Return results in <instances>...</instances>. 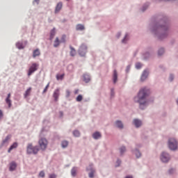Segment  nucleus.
I'll list each match as a JSON object with an SVG mask.
<instances>
[{
    "instance_id": "obj_36",
    "label": "nucleus",
    "mask_w": 178,
    "mask_h": 178,
    "mask_svg": "<svg viewBox=\"0 0 178 178\" xmlns=\"http://www.w3.org/2000/svg\"><path fill=\"white\" fill-rule=\"evenodd\" d=\"M127 37H129V35L128 34H125L124 38L122 40V44H127V41L129 40Z\"/></svg>"
},
{
    "instance_id": "obj_26",
    "label": "nucleus",
    "mask_w": 178,
    "mask_h": 178,
    "mask_svg": "<svg viewBox=\"0 0 178 178\" xmlns=\"http://www.w3.org/2000/svg\"><path fill=\"white\" fill-rule=\"evenodd\" d=\"M55 28H53L50 31V41H52L54 40V38L55 37V34H56V32L55 31Z\"/></svg>"
},
{
    "instance_id": "obj_50",
    "label": "nucleus",
    "mask_w": 178,
    "mask_h": 178,
    "mask_svg": "<svg viewBox=\"0 0 178 178\" xmlns=\"http://www.w3.org/2000/svg\"><path fill=\"white\" fill-rule=\"evenodd\" d=\"M3 118V112H2V110H0V119H2Z\"/></svg>"
},
{
    "instance_id": "obj_56",
    "label": "nucleus",
    "mask_w": 178,
    "mask_h": 178,
    "mask_svg": "<svg viewBox=\"0 0 178 178\" xmlns=\"http://www.w3.org/2000/svg\"><path fill=\"white\" fill-rule=\"evenodd\" d=\"M74 94H79V90H76Z\"/></svg>"
},
{
    "instance_id": "obj_34",
    "label": "nucleus",
    "mask_w": 178,
    "mask_h": 178,
    "mask_svg": "<svg viewBox=\"0 0 178 178\" xmlns=\"http://www.w3.org/2000/svg\"><path fill=\"white\" fill-rule=\"evenodd\" d=\"M31 92V88H29L24 94V98H27L29 95H30V93Z\"/></svg>"
},
{
    "instance_id": "obj_21",
    "label": "nucleus",
    "mask_w": 178,
    "mask_h": 178,
    "mask_svg": "<svg viewBox=\"0 0 178 178\" xmlns=\"http://www.w3.org/2000/svg\"><path fill=\"white\" fill-rule=\"evenodd\" d=\"M113 84H116V83H118V71L116 70H113Z\"/></svg>"
},
{
    "instance_id": "obj_2",
    "label": "nucleus",
    "mask_w": 178,
    "mask_h": 178,
    "mask_svg": "<svg viewBox=\"0 0 178 178\" xmlns=\"http://www.w3.org/2000/svg\"><path fill=\"white\" fill-rule=\"evenodd\" d=\"M149 95L151 89L147 87L142 88L139 90L137 95L134 97V102L138 104L139 109L144 111L149 105Z\"/></svg>"
},
{
    "instance_id": "obj_57",
    "label": "nucleus",
    "mask_w": 178,
    "mask_h": 178,
    "mask_svg": "<svg viewBox=\"0 0 178 178\" xmlns=\"http://www.w3.org/2000/svg\"><path fill=\"white\" fill-rule=\"evenodd\" d=\"M12 149H11V147H10V148L8 149V152H10L12 151Z\"/></svg>"
},
{
    "instance_id": "obj_10",
    "label": "nucleus",
    "mask_w": 178,
    "mask_h": 178,
    "mask_svg": "<svg viewBox=\"0 0 178 178\" xmlns=\"http://www.w3.org/2000/svg\"><path fill=\"white\" fill-rule=\"evenodd\" d=\"M131 152L134 155H135L136 159H140V158L143 156V154L141 153L140 149H138V148L137 147H135L134 149H131Z\"/></svg>"
},
{
    "instance_id": "obj_58",
    "label": "nucleus",
    "mask_w": 178,
    "mask_h": 178,
    "mask_svg": "<svg viewBox=\"0 0 178 178\" xmlns=\"http://www.w3.org/2000/svg\"><path fill=\"white\" fill-rule=\"evenodd\" d=\"M160 69H162L163 67V65H159Z\"/></svg>"
},
{
    "instance_id": "obj_9",
    "label": "nucleus",
    "mask_w": 178,
    "mask_h": 178,
    "mask_svg": "<svg viewBox=\"0 0 178 178\" xmlns=\"http://www.w3.org/2000/svg\"><path fill=\"white\" fill-rule=\"evenodd\" d=\"M38 66L39 65L38 63H33L29 67L28 76H31L32 73H34V72H37V70H38Z\"/></svg>"
},
{
    "instance_id": "obj_12",
    "label": "nucleus",
    "mask_w": 178,
    "mask_h": 178,
    "mask_svg": "<svg viewBox=\"0 0 178 178\" xmlns=\"http://www.w3.org/2000/svg\"><path fill=\"white\" fill-rule=\"evenodd\" d=\"M149 75V70L148 69H145L143 70L141 76H140V81H145L147 79H148V76Z\"/></svg>"
},
{
    "instance_id": "obj_39",
    "label": "nucleus",
    "mask_w": 178,
    "mask_h": 178,
    "mask_svg": "<svg viewBox=\"0 0 178 178\" xmlns=\"http://www.w3.org/2000/svg\"><path fill=\"white\" fill-rule=\"evenodd\" d=\"M60 42H62L63 44H65V42H66V35H62Z\"/></svg>"
},
{
    "instance_id": "obj_29",
    "label": "nucleus",
    "mask_w": 178,
    "mask_h": 178,
    "mask_svg": "<svg viewBox=\"0 0 178 178\" xmlns=\"http://www.w3.org/2000/svg\"><path fill=\"white\" fill-rule=\"evenodd\" d=\"M163 54H165V48L160 47L157 52L158 56H162V55H163Z\"/></svg>"
},
{
    "instance_id": "obj_30",
    "label": "nucleus",
    "mask_w": 178,
    "mask_h": 178,
    "mask_svg": "<svg viewBox=\"0 0 178 178\" xmlns=\"http://www.w3.org/2000/svg\"><path fill=\"white\" fill-rule=\"evenodd\" d=\"M40 54L41 53L40 52V49H36L33 52V57L36 58V56H40Z\"/></svg>"
},
{
    "instance_id": "obj_24",
    "label": "nucleus",
    "mask_w": 178,
    "mask_h": 178,
    "mask_svg": "<svg viewBox=\"0 0 178 178\" xmlns=\"http://www.w3.org/2000/svg\"><path fill=\"white\" fill-rule=\"evenodd\" d=\"M6 103L8 104V108L12 106V100H10V93H8L6 99Z\"/></svg>"
},
{
    "instance_id": "obj_46",
    "label": "nucleus",
    "mask_w": 178,
    "mask_h": 178,
    "mask_svg": "<svg viewBox=\"0 0 178 178\" xmlns=\"http://www.w3.org/2000/svg\"><path fill=\"white\" fill-rule=\"evenodd\" d=\"M39 176H40V177H44V176H45V172H44V171H41V172L39 173Z\"/></svg>"
},
{
    "instance_id": "obj_32",
    "label": "nucleus",
    "mask_w": 178,
    "mask_h": 178,
    "mask_svg": "<svg viewBox=\"0 0 178 178\" xmlns=\"http://www.w3.org/2000/svg\"><path fill=\"white\" fill-rule=\"evenodd\" d=\"M70 49H71L70 55V56H76V49H74L73 47L70 46Z\"/></svg>"
},
{
    "instance_id": "obj_43",
    "label": "nucleus",
    "mask_w": 178,
    "mask_h": 178,
    "mask_svg": "<svg viewBox=\"0 0 178 178\" xmlns=\"http://www.w3.org/2000/svg\"><path fill=\"white\" fill-rule=\"evenodd\" d=\"M64 76H65L64 74H60V75L58 74L56 75V79L57 80H63Z\"/></svg>"
},
{
    "instance_id": "obj_48",
    "label": "nucleus",
    "mask_w": 178,
    "mask_h": 178,
    "mask_svg": "<svg viewBox=\"0 0 178 178\" xmlns=\"http://www.w3.org/2000/svg\"><path fill=\"white\" fill-rule=\"evenodd\" d=\"M69 97H70V90H66V97L69 98Z\"/></svg>"
},
{
    "instance_id": "obj_15",
    "label": "nucleus",
    "mask_w": 178,
    "mask_h": 178,
    "mask_svg": "<svg viewBox=\"0 0 178 178\" xmlns=\"http://www.w3.org/2000/svg\"><path fill=\"white\" fill-rule=\"evenodd\" d=\"M63 6V3H62V1H60L57 3V5L56 6V8L54 10V13L56 15L58 13H59V12H60V10H62V7Z\"/></svg>"
},
{
    "instance_id": "obj_28",
    "label": "nucleus",
    "mask_w": 178,
    "mask_h": 178,
    "mask_svg": "<svg viewBox=\"0 0 178 178\" xmlns=\"http://www.w3.org/2000/svg\"><path fill=\"white\" fill-rule=\"evenodd\" d=\"M84 29H85L84 25H83L81 24H79L76 26V31H83V30H84Z\"/></svg>"
},
{
    "instance_id": "obj_52",
    "label": "nucleus",
    "mask_w": 178,
    "mask_h": 178,
    "mask_svg": "<svg viewBox=\"0 0 178 178\" xmlns=\"http://www.w3.org/2000/svg\"><path fill=\"white\" fill-rule=\"evenodd\" d=\"M136 148H141V147H143V145L138 143V144H136Z\"/></svg>"
},
{
    "instance_id": "obj_4",
    "label": "nucleus",
    "mask_w": 178,
    "mask_h": 178,
    "mask_svg": "<svg viewBox=\"0 0 178 178\" xmlns=\"http://www.w3.org/2000/svg\"><path fill=\"white\" fill-rule=\"evenodd\" d=\"M168 147L171 151H176L177 149V140L174 138L168 139Z\"/></svg>"
},
{
    "instance_id": "obj_54",
    "label": "nucleus",
    "mask_w": 178,
    "mask_h": 178,
    "mask_svg": "<svg viewBox=\"0 0 178 178\" xmlns=\"http://www.w3.org/2000/svg\"><path fill=\"white\" fill-rule=\"evenodd\" d=\"M121 35H122V33L120 32L118 33L117 38H120Z\"/></svg>"
},
{
    "instance_id": "obj_3",
    "label": "nucleus",
    "mask_w": 178,
    "mask_h": 178,
    "mask_svg": "<svg viewBox=\"0 0 178 178\" xmlns=\"http://www.w3.org/2000/svg\"><path fill=\"white\" fill-rule=\"evenodd\" d=\"M40 151V147L38 145L33 146V143H28L26 146L27 155H37Z\"/></svg>"
},
{
    "instance_id": "obj_25",
    "label": "nucleus",
    "mask_w": 178,
    "mask_h": 178,
    "mask_svg": "<svg viewBox=\"0 0 178 178\" xmlns=\"http://www.w3.org/2000/svg\"><path fill=\"white\" fill-rule=\"evenodd\" d=\"M15 45L16 48L18 49H24V47H26V45L23 44V42H17Z\"/></svg>"
},
{
    "instance_id": "obj_1",
    "label": "nucleus",
    "mask_w": 178,
    "mask_h": 178,
    "mask_svg": "<svg viewBox=\"0 0 178 178\" xmlns=\"http://www.w3.org/2000/svg\"><path fill=\"white\" fill-rule=\"evenodd\" d=\"M156 19L149 24V30L159 41H163L170 34L169 17L164 14H161L156 16Z\"/></svg>"
},
{
    "instance_id": "obj_33",
    "label": "nucleus",
    "mask_w": 178,
    "mask_h": 178,
    "mask_svg": "<svg viewBox=\"0 0 178 178\" xmlns=\"http://www.w3.org/2000/svg\"><path fill=\"white\" fill-rule=\"evenodd\" d=\"M67 145H69V141H67V140H63L61 142V147H62V148H67Z\"/></svg>"
},
{
    "instance_id": "obj_16",
    "label": "nucleus",
    "mask_w": 178,
    "mask_h": 178,
    "mask_svg": "<svg viewBox=\"0 0 178 178\" xmlns=\"http://www.w3.org/2000/svg\"><path fill=\"white\" fill-rule=\"evenodd\" d=\"M149 5H151V3L149 1L145 2L140 8V12H142V13H144V12H145V10H147V9L149 8Z\"/></svg>"
},
{
    "instance_id": "obj_22",
    "label": "nucleus",
    "mask_w": 178,
    "mask_h": 178,
    "mask_svg": "<svg viewBox=\"0 0 178 178\" xmlns=\"http://www.w3.org/2000/svg\"><path fill=\"white\" fill-rule=\"evenodd\" d=\"M92 136L94 140H99L102 137V135L99 131H96L92 134Z\"/></svg>"
},
{
    "instance_id": "obj_7",
    "label": "nucleus",
    "mask_w": 178,
    "mask_h": 178,
    "mask_svg": "<svg viewBox=\"0 0 178 178\" xmlns=\"http://www.w3.org/2000/svg\"><path fill=\"white\" fill-rule=\"evenodd\" d=\"M78 54L80 56H86L87 54V45L82 44L78 50Z\"/></svg>"
},
{
    "instance_id": "obj_40",
    "label": "nucleus",
    "mask_w": 178,
    "mask_h": 178,
    "mask_svg": "<svg viewBox=\"0 0 178 178\" xmlns=\"http://www.w3.org/2000/svg\"><path fill=\"white\" fill-rule=\"evenodd\" d=\"M122 163V160L120 159H118L116 161L115 168H119Z\"/></svg>"
},
{
    "instance_id": "obj_51",
    "label": "nucleus",
    "mask_w": 178,
    "mask_h": 178,
    "mask_svg": "<svg viewBox=\"0 0 178 178\" xmlns=\"http://www.w3.org/2000/svg\"><path fill=\"white\" fill-rule=\"evenodd\" d=\"M173 172H175V170H173V168H171L168 170V173H170V175H172Z\"/></svg>"
},
{
    "instance_id": "obj_45",
    "label": "nucleus",
    "mask_w": 178,
    "mask_h": 178,
    "mask_svg": "<svg viewBox=\"0 0 178 178\" xmlns=\"http://www.w3.org/2000/svg\"><path fill=\"white\" fill-rule=\"evenodd\" d=\"M131 67V65H129L127 66V68H126V73H129V72H130V69Z\"/></svg>"
},
{
    "instance_id": "obj_27",
    "label": "nucleus",
    "mask_w": 178,
    "mask_h": 178,
    "mask_svg": "<svg viewBox=\"0 0 178 178\" xmlns=\"http://www.w3.org/2000/svg\"><path fill=\"white\" fill-rule=\"evenodd\" d=\"M71 175L72 177H76L77 175V167H73L71 170Z\"/></svg>"
},
{
    "instance_id": "obj_42",
    "label": "nucleus",
    "mask_w": 178,
    "mask_h": 178,
    "mask_svg": "<svg viewBox=\"0 0 178 178\" xmlns=\"http://www.w3.org/2000/svg\"><path fill=\"white\" fill-rule=\"evenodd\" d=\"M115 97V89L111 88V98H113Z\"/></svg>"
},
{
    "instance_id": "obj_11",
    "label": "nucleus",
    "mask_w": 178,
    "mask_h": 178,
    "mask_svg": "<svg viewBox=\"0 0 178 178\" xmlns=\"http://www.w3.org/2000/svg\"><path fill=\"white\" fill-rule=\"evenodd\" d=\"M132 124L135 126L136 129H140L143 126V121L138 118H135L133 120Z\"/></svg>"
},
{
    "instance_id": "obj_20",
    "label": "nucleus",
    "mask_w": 178,
    "mask_h": 178,
    "mask_svg": "<svg viewBox=\"0 0 178 178\" xmlns=\"http://www.w3.org/2000/svg\"><path fill=\"white\" fill-rule=\"evenodd\" d=\"M16 168H17V164L15 161H12L10 163L9 170L10 172H13L16 170Z\"/></svg>"
},
{
    "instance_id": "obj_23",
    "label": "nucleus",
    "mask_w": 178,
    "mask_h": 178,
    "mask_svg": "<svg viewBox=\"0 0 178 178\" xmlns=\"http://www.w3.org/2000/svg\"><path fill=\"white\" fill-rule=\"evenodd\" d=\"M119 151L120 156H123V155H124V152L127 151V149L126 148V146L122 145L119 148Z\"/></svg>"
},
{
    "instance_id": "obj_18",
    "label": "nucleus",
    "mask_w": 178,
    "mask_h": 178,
    "mask_svg": "<svg viewBox=\"0 0 178 178\" xmlns=\"http://www.w3.org/2000/svg\"><path fill=\"white\" fill-rule=\"evenodd\" d=\"M83 81L85 83H90L91 81V76L88 73H84L83 75Z\"/></svg>"
},
{
    "instance_id": "obj_6",
    "label": "nucleus",
    "mask_w": 178,
    "mask_h": 178,
    "mask_svg": "<svg viewBox=\"0 0 178 178\" xmlns=\"http://www.w3.org/2000/svg\"><path fill=\"white\" fill-rule=\"evenodd\" d=\"M38 143L42 151H45V149H47V147H48V140H47V139L42 138L39 140Z\"/></svg>"
},
{
    "instance_id": "obj_14",
    "label": "nucleus",
    "mask_w": 178,
    "mask_h": 178,
    "mask_svg": "<svg viewBox=\"0 0 178 178\" xmlns=\"http://www.w3.org/2000/svg\"><path fill=\"white\" fill-rule=\"evenodd\" d=\"M114 124L117 129H119V130H123V129H124V124H123V122L120 120H116Z\"/></svg>"
},
{
    "instance_id": "obj_53",
    "label": "nucleus",
    "mask_w": 178,
    "mask_h": 178,
    "mask_svg": "<svg viewBox=\"0 0 178 178\" xmlns=\"http://www.w3.org/2000/svg\"><path fill=\"white\" fill-rule=\"evenodd\" d=\"M60 118H63V111L59 112Z\"/></svg>"
},
{
    "instance_id": "obj_44",
    "label": "nucleus",
    "mask_w": 178,
    "mask_h": 178,
    "mask_svg": "<svg viewBox=\"0 0 178 178\" xmlns=\"http://www.w3.org/2000/svg\"><path fill=\"white\" fill-rule=\"evenodd\" d=\"M11 149H15V148H17V143H14L11 146Z\"/></svg>"
},
{
    "instance_id": "obj_8",
    "label": "nucleus",
    "mask_w": 178,
    "mask_h": 178,
    "mask_svg": "<svg viewBox=\"0 0 178 178\" xmlns=\"http://www.w3.org/2000/svg\"><path fill=\"white\" fill-rule=\"evenodd\" d=\"M88 173V177L94 178V174L95 173V168H94V164H90L89 166L86 168Z\"/></svg>"
},
{
    "instance_id": "obj_47",
    "label": "nucleus",
    "mask_w": 178,
    "mask_h": 178,
    "mask_svg": "<svg viewBox=\"0 0 178 178\" xmlns=\"http://www.w3.org/2000/svg\"><path fill=\"white\" fill-rule=\"evenodd\" d=\"M48 87H49V83H48L46 87L44 88V89L43 90V94L47 92V90H48Z\"/></svg>"
},
{
    "instance_id": "obj_38",
    "label": "nucleus",
    "mask_w": 178,
    "mask_h": 178,
    "mask_svg": "<svg viewBox=\"0 0 178 178\" xmlns=\"http://www.w3.org/2000/svg\"><path fill=\"white\" fill-rule=\"evenodd\" d=\"M76 102H81L83 101V95H79L76 98Z\"/></svg>"
},
{
    "instance_id": "obj_37",
    "label": "nucleus",
    "mask_w": 178,
    "mask_h": 178,
    "mask_svg": "<svg viewBox=\"0 0 178 178\" xmlns=\"http://www.w3.org/2000/svg\"><path fill=\"white\" fill-rule=\"evenodd\" d=\"M168 80L170 83H172V81H173V80H175V74H170Z\"/></svg>"
},
{
    "instance_id": "obj_41",
    "label": "nucleus",
    "mask_w": 178,
    "mask_h": 178,
    "mask_svg": "<svg viewBox=\"0 0 178 178\" xmlns=\"http://www.w3.org/2000/svg\"><path fill=\"white\" fill-rule=\"evenodd\" d=\"M143 67V64H141L140 63H137L136 64V69H137L138 70L141 69Z\"/></svg>"
},
{
    "instance_id": "obj_19",
    "label": "nucleus",
    "mask_w": 178,
    "mask_h": 178,
    "mask_svg": "<svg viewBox=\"0 0 178 178\" xmlns=\"http://www.w3.org/2000/svg\"><path fill=\"white\" fill-rule=\"evenodd\" d=\"M59 95H60V92L59 89H56L53 93V97L54 98V101L56 102L59 99Z\"/></svg>"
},
{
    "instance_id": "obj_55",
    "label": "nucleus",
    "mask_w": 178,
    "mask_h": 178,
    "mask_svg": "<svg viewBox=\"0 0 178 178\" xmlns=\"http://www.w3.org/2000/svg\"><path fill=\"white\" fill-rule=\"evenodd\" d=\"M38 2H39L38 1H35L33 2V5H38Z\"/></svg>"
},
{
    "instance_id": "obj_17",
    "label": "nucleus",
    "mask_w": 178,
    "mask_h": 178,
    "mask_svg": "<svg viewBox=\"0 0 178 178\" xmlns=\"http://www.w3.org/2000/svg\"><path fill=\"white\" fill-rule=\"evenodd\" d=\"M12 136L10 135H8L4 140H2V143L1 144V147H6L8 144H9V140H10V138Z\"/></svg>"
},
{
    "instance_id": "obj_31",
    "label": "nucleus",
    "mask_w": 178,
    "mask_h": 178,
    "mask_svg": "<svg viewBox=\"0 0 178 178\" xmlns=\"http://www.w3.org/2000/svg\"><path fill=\"white\" fill-rule=\"evenodd\" d=\"M60 44V40H59V38H56V40H55L54 44V48H58V47H59Z\"/></svg>"
},
{
    "instance_id": "obj_5",
    "label": "nucleus",
    "mask_w": 178,
    "mask_h": 178,
    "mask_svg": "<svg viewBox=\"0 0 178 178\" xmlns=\"http://www.w3.org/2000/svg\"><path fill=\"white\" fill-rule=\"evenodd\" d=\"M160 159L163 163H168L170 161V154L166 152H163L161 154Z\"/></svg>"
},
{
    "instance_id": "obj_13",
    "label": "nucleus",
    "mask_w": 178,
    "mask_h": 178,
    "mask_svg": "<svg viewBox=\"0 0 178 178\" xmlns=\"http://www.w3.org/2000/svg\"><path fill=\"white\" fill-rule=\"evenodd\" d=\"M153 54H154V50H152L150 48L149 51H145V53L143 54V59H145V60H147L151 58Z\"/></svg>"
},
{
    "instance_id": "obj_59",
    "label": "nucleus",
    "mask_w": 178,
    "mask_h": 178,
    "mask_svg": "<svg viewBox=\"0 0 178 178\" xmlns=\"http://www.w3.org/2000/svg\"><path fill=\"white\" fill-rule=\"evenodd\" d=\"M68 67H73V65H70Z\"/></svg>"
},
{
    "instance_id": "obj_35",
    "label": "nucleus",
    "mask_w": 178,
    "mask_h": 178,
    "mask_svg": "<svg viewBox=\"0 0 178 178\" xmlns=\"http://www.w3.org/2000/svg\"><path fill=\"white\" fill-rule=\"evenodd\" d=\"M72 134L74 136V137H80L81 134H80V131L75 129L73 131Z\"/></svg>"
},
{
    "instance_id": "obj_49",
    "label": "nucleus",
    "mask_w": 178,
    "mask_h": 178,
    "mask_svg": "<svg viewBox=\"0 0 178 178\" xmlns=\"http://www.w3.org/2000/svg\"><path fill=\"white\" fill-rule=\"evenodd\" d=\"M49 178H56V175L55 174H51L49 176Z\"/></svg>"
}]
</instances>
